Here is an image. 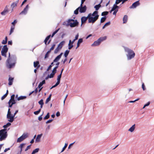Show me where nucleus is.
I'll list each match as a JSON object with an SVG mask.
<instances>
[{
    "label": "nucleus",
    "instance_id": "6",
    "mask_svg": "<svg viewBox=\"0 0 154 154\" xmlns=\"http://www.w3.org/2000/svg\"><path fill=\"white\" fill-rule=\"evenodd\" d=\"M6 131V129L0 130V140L1 141L5 139L7 136V132Z\"/></svg>",
    "mask_w": 154,
    "mask_h": 154
},
{
    "label": "nucleus",
    "instance_id": "8",
    "mask_svg": "<svg viewBox=\"0 0 154 154\" xmlns=\"http://www.w3.org/2000/svg\"><path fill=\"white\" fill-rule=\"evenodd\" d=\"M15 96L14 94H13L11 96V99L8 102L9 107H11L13 104L16 103V102L14 100Z\"/></svg>",
    "mask_w": 154,
    "mask_h": 154
},
{
    "label": "nucleus",
    "instance_id": "47",
    "mask_svg": "<svg viewBox=\"0 0 154 154\" xmlns=\"http://www.w3.org/2000/svg\"><path fill=\"white\" fill-rule=\"evenodd\" d=\"M67 145H68V144L67 143H65V145H64V147L62 149V150L61 151V152H63L65 150L66 148L67 147Z\"/></svg>",
    "mask_w": 154,
    "mask_h": 154
},
{
    "label": "nucleus",
    "instance_id": "61",
    "mask_svg": "<svg viewBox=\"0 0 154 154\" xmlns=\"http://www.w3.org/2000/svg\"><path fill=\"white\" fill-rule=\"evenodd\" d=\"M110 22H109L107 23H106L105 24V26H108V25H110Z\"/></svg>",
    "mask_w": 154,
    "mask_h": 154
},
{
    "label": "nucleus",
    "instance_id": "34",
    "mask_svg": "<svg viewBox=\"0 0 154 154\" xmlns=\"http://www.w3.org/2000/svg\"><path fill=\"white\" fill-rule=\"evenodd\" d=\"M61 49L60 48H59L58 46H57V47L55 49L54 51V53L55 54L57 53Z\"/></svg>",
    "mask_w": 154,
    "mask_h": 154
},
{
    "label": "nucleus",
    "instance_id": "28",
    "mask_svg": "<svg viewBox=\"0 0 154 154\" xmlns=\"http://www.w3.org/2000/svg\"><path fill=\"white\" fill-rule=\"evenodd\" d=\"M51 36V35H49L48 36L45 38V40H44V42L45 43V44L46 45H47V43L48 41V40L49 39V38Z\"/></svg>",
    "mask_w": 154,
    "mask_h": 154
},
{
    "label": "nucleus",
    "instance_id": "59",
    "mask_svg": "<svg viewBox=\"0 0 154 154\" xmlns=\"http://www.w3.org/2000/svg\"><path fill=\"white\" fill-rule=\"evenodd\" d=\"M67 61V57H65V58L64 60H62V61L63 62V64H64L65 62Z\"/></svg>",
    "mask_w": 154,
    "mask_h": 154
},
{
    "label": "nucleus",
    "instance_id": "37",
    "mask_svg": "<svg viewBox=\"0 0 154 154\" xmlns=\"http://www.w3.org/2000/svg\"><path fill=\"white\" fill-rule=\"evenodd\" d=\"M118 7V6L117 5H114L110 11V13H111L112 11L115 10Z\"/></svg>",
    "mask_w": 154,
    "mask_h": 154
},
{
    "label": "nucleus",
    "instance_id": "12",
    "mask_svg": "<svg viewBox=\"0 0 154 154\" xmlns=\"http://www.w3.org/2000/svg\"><path fill=\"white\" fill-rule=\"evenodd\" d=\"M19 0H17L15 2H14L12 3L11 5V7L12 8V9L11 10V12L13 11L14 8L17 6V5L18 3Z\"/></svg>",
    "mask_w": 154,
    "mask_h": 154
},
{
    "label": "nucleus",
    "instance_id": "62",
    "mask_svg": "<svg viewBox=\"0 0 154 154\" xmlns=\"http://www.w3.org/2000/svg\"><path fill=\"white\" fill-rule=\"evenodd\" d=\"M60 115V113L59 112H57L56 114V115L57 117L59 116Z\"/></svg>",
    "mask_w": 154,
    "mask_h": 154
},
{
    "label": "nucleus",
    "instance_id": "56",
    "mask_svg": "<svg viewBox=\"0 0 154 154\" xmlns=\"http://www.w3.org/2000/svg\"><path fill=\"white\" fill-rule=\"evenodd\" d=\"M42 114L38 118V120L39 121H41L42 120Z\"/></svg>",
    "mask_w": 154,
    "mask_h": 154
},
{
    "label": "nucleus",
    "instance_id": "46",
    "mask_svg": "<svg viewBox=\"0 0 154 154\" xmlns=\"http://www.w3.org/2000/svg\"><path fill=\"white\" fill-rule=\"evenodd\" d=\"M108 11H104L101 14V15L102 16H104L105 15H106L108 14Z\"/></svg>",
    "mask_w": 154,
    "mask_h": 154
},
{
    "label": "nucleus",
    "instance_id": "33",
    "mask_svg": "<svg viewBox=\"0 0 154 154\" xmlns=\"http://www.w3.org/2000/svg\"><path fill=\"white\" fill-rule=\"evenodd\" d=\"M26 97L25 96H21L20 97H18L17 98V100H22L26 99Z\"/></svg>",
    "mask_w": 154,
    "mask_h": 154
},
{
    "label": "nucleus",
    "instance_id": "7",
    "mask_svg": "<svg viewBox=\"0 0 154 154\" xmlns=\"http://www.w3.org/2000/svg\"><path fill=\"white\" fill-rule=\"evenodd\" d=\"M7 117L8 119V121L10 122H12L14 121V116L11 114L10 108L8 109Z\"/></svg>",
    "mask_w": 154,
    "mask_h": 154
},
{
    "label": "nucleus",
    "instance_id": "31",
    "mask_svg": "<svg viewBox=\"0 0 154 154\" xmlns=\"http://www.w3.org/2000/svg\"><path fill=\"white\" fill-rule=\"evenodd\" d=\"M14 28H15V25H13L11 26V29L10 30V32L9 34V35H10L11 34V33L13 32L14 29Z\"/></svg>",
    "mask_w": 154,
    "mask_h": 154
},
{
    "label": "nucleus",
    "instance_id": "20",
    "mask_svg": "<svg viewBox=\"0 0 154 154\" xmlns=\"http://www.w3.org/2000/svg\"><path fill=\"white\" fill-rule=\"evenodd\" d=\"M14 78L11 77H9L8 79V85H12L13 82V81Z\"/></svg>",
    "mask_w": 154,
    "mask_h": 154
},
{
    "label": "nucleus",
    "instance_id": "35",
    "mask_svg": "<svg viewBox=\"0 0 154 154\" xmlns=\"http://www.w3.org/2000/svg\"><path fill=\"white\" fill-rule=\"evenodd\" d=\"M8 40V38L7 36H6L5 38V40H3L2 42V44H5L7 43Z\"/></svg>",
    "mask_w": 154,
    "mask_h": 154
},
{
    "label": "nucleus",
    "instance_id": "38",
    "mask_svg": "<svg viewBox=\"0 0 154 154\" xmlns=\"http://www.w3.org/2000/svg\"><path fill=\"white\" fill-rule=\"evenodd\" d=\"M69 52V51L66 50L65 51L64 54V56L65 57H67Z\"/></svg>",
    "mask_w": 154,
    "mask_h": 154
},
{
    "label": "nucleus",
    "instance_id": "4",
    "mask_svg": "<svg viewBox=\"0 0 154 154\" xmlns=\"http://www.w3.org/2000/svg\"><path fill=\"white\" fill-rule=\"evenodd\" d=\"M68 23L71 27H75L77 26L79 24V22L77 20L69 19L68 21Z\"/></svg>",
    "mask_w": 154,
    "mask_h": 154
},
{
    "label": "nucleus",
    "instance_id": "32",
    "mask_svg": "<svg viewBox=\"0 0 154 154\" xmlns=\"http://www.w3.org/2000/svg\"><path fill=\"white\" fill-rule=\"evenodd\" d=\"M73 44H71V40H69V44L68 45H69V47L68 49H71L73 47V45H72Z\"/></svg>",
    "mask_w": 154,
    "mask_h": 154
},
{
    "label": "nucleus",
    "instance_id": "1",
    "mask_svg": "<svg viewBox=\"0 0 154 154\" xmlns=\"http://www.w3.org/2000/svg\"><path fill=\"white\" fill-rule=\"evenodd\" d=\"M98 12L95 11L92 14L90 13L88 15V23H94L98 19L99 17Z\"/></svg>",
    "mask_w": 154,
    "mask_h": 154
},
{
    "label": "nucleus",
    "instance_id": "36",
    "mask_svg": "<svg viewBox=\"0 0 154 154\" xmlns=\"http://www.w3.org/2000/svg\"><path fill=\"white\" fill-rule=\"evenodd\" d=\"M51 94H50L49 97L47 98L45 101V103L47 104L48 103L49 101H50L51 100Z\"/></svg>",
    "mask_w": 154,
    "mask_h": 154
},
{
    "label": "nucleus",
    "instance_id": "44",
    "mask_svg": "<svg viewBox=\"0 0 154 154\" xmlns=\"http://www.w3.org/2000/svg\"><path fill=\"white\" fill-rule=\"evenodd\" d=\"M57 66H55L53 69L52 72L55 74L57 72Z\"/></svg>",
    "mask_w": 154,
    "mask_h": 154
},
{
    "label": "nucleus",
    "instance_id": "11",
    "mask_svg": "<svg viewBox=\"0 0 154 154\" xmlns=\"http://www.w3.org/2000/svg\"><path fill=\"white\" fill-rule=\"evenodd\" d=\"M8 6L6 5L5 7L4 11L1 12V14L2 15H5L9 11L8 8Z\"/></svg>",
    "mask_w": 154,
    "mask_h": 154
},
{
    "label": "nucleus",
    "instance_id": "24",
    "mask_svg": "<svg viewBox=\"0 0 154 154\" xmlns=\"http://www.w3.org/2000/svg\"><path fill=\"white\" fill-rule=\"evenodd\" d=\"M128 17L127 15H125L123 18V23H126L127 21Z\"/></svg>",
    "mask_w": 154,
    "mask_h": 154
},
{
    "label": "nucleus",
    "instance_id": "45",
    "mask_svg": "<svg viewBox=\"0 0 154 154\" xmlns=\"http://www.w3.org/2000/svg\"><path fill=\"white\" fill-rule=\"evenodd\" d=\"M106 19V17H102L101 18L100 20V22L101 23H102L105 21Z\"/></svg>",
    "mask_w": 154,
    "mask_h": 154
},
{
    "label": "nucleus",
    "instance_id": "9",
    "mask_svg": "<svg viewBox=\"0 0 154 154\" xmlns=\"http://www.w3.org/2000/svg\"><path fill=\"white\" fill-rule=\"evenodd\" d=\"M8 48H7V45H4L1 52L2 55L4 56L5 57H6V53L8 51Z\"/></svg>",
    "mask_w": 154,
    "mask_h": 154
},
{
    "label": "nucleus",
    "instance_id": "13",
    "mask_svg": "<svg viewBox=\"0 0 154 154\" xmlns=\"http://www.w3.org/2000/svg\"><path fill=\"white\" fill-rule=\"evenodd\" d=\"M140 3L139 2V1H138L134 3H133L132 5L130 7V8H135L137 6L140 5Z\"/></svg>",
    "mask_w": 154,
    "mask_h": 154
},
{
    "label": "nucleus",
    "instance_id": "48",
    "mask_svg": "<svg viewBox=\"0 0 154 154\" xmlns=\"http://www.w3.org/2000/svg\"><path fill=\"white\" fill-rule=\"evenodd\" d=\"M41 109H39L38 111L34 112V113L35 115H37L40 113V112L41 111Z\"/></svg>",
    "mask_w": 154,
    "mask_h": 154
},
{
    "label": "nucleus",
    "instance_id": "53",
    "mask_svg": "<svg viewBox=\"0 0 154 154\" xmlns=\"http://www.w3.org/2000/svg\"><path fill=\"white\" fill-rule=\"evenodd\" d=\"M31 145H29L28 146H27V147H26V149H25V151H27L29 149L31 148Z\"/></svg>",
    "mask_w": 154,
    "mask_h": 154
},
{
    "label": "nucleus",
    "instance_id": "18",
    "mask_svg": "<svg viewBox=\"0 0 154 154\" xmlns=\"http://www.w3.org/2000/svg\"><path fill=\"white\" fill-rule=\"evenodd\" d=\"M63 54V53H61L60 54L57 56L54 60V62H56L58 61L61 58Z\"/></svg>",
    "mask_w": 154,
    "mask_h": 154
},
{
    "label": "nucleus",
    "instance_id": "30",
    "mask_svg": "<svg viewBox=\"0 0 154 154\" xmlns=\"http://www.w3.org/2000/svg\"><path fill=\"white\" fill-rule=\"evenodd\" d=\"M25 143H22L20 144V146H19V147L20 149V153L22 151V149L23 147V146L25 145Z\"/></svg>",
    "mask_w": 154,
    "mask_h": 154
},
{
    "label": "nucleus",
    "instance_id": "42",
    "mask_svg": "<svg viewBox=\"0 0 154 154\" xmlns=\"http://www.w3.org/2000/svg\"><path fill=\"white\" fill-rule=\"evenodd\" d=\"M39 150V148H36L32 152V154L33 153L34 154H35V153L38 152Z\"/></svg>",
    "mask_w": 154,
    "mask_h": 154
},
{
    "label": "nucleus",
    "instance_id": "39",
    "mask_svg": "<svg viewBox=\"0 0 154 154\" xmlns=\"http://www.w3.org/2000/svg\"><path fill=\"white\" fill-rule=\"evenodd\" d=\"M63 69H64L63 68L62 69L61 71L60 74L59 75H58V76L57 78L58 79L60 80V79L61 78V76H62V73L63 70Z\"/></svg>",
    "mask_w": 154,
    "mask_h": 154
},
{
    "label": "nucleus",
    "instance_id": "40",
    "mask_svg": "<svg viewBox=\"0 0 154 154\" xmlns=\"http://www.w3.org/2000/svg\"><path fill=\"white\" fill-rule=\"evenodd\" d=\"M50 53V51H48L45 54V59H46L48 58L49 56V54Z\"/></svg>",
    "mask_w": 154,
    "mask_h": 154
},
{
    "label": "nucleus",
    "instance_id": "15",
    "mask_svg": "<svg viewBox=\"0 0 154 154\" xmlns=\"http://www.w3.org/2000/svg\"><path fill=\"white\" fill-rule=\"evenodd\" d=\"M79 7V12L80 13H84L86 11L87 9V8L85 5L84 6V7H82V6H80Z\"/></svg>",
    "mask_w": 154,
    "mask_h": 154
},
{
    "label": "nucleus",
    "instance_id": "55",
    "mask_svg": "<svg viewBox=\"0 0 154 154\" xmlns=\"http://www.w3.org/2000/svg\"><path fill=\"white\" fill-rule=\"evenodd\" d=\"M142 88L143 91L146 90V88H145V86L144 84V83H143L142 84Z\"/></svg>",
    "mask_w": 154,
    "mask_h": 154
},
{
    "label": "nucleus",
    "instance_id": "16",
    "mask_svg": "<svg viewBox=\"0 0 154 154\" xmlns=\"http://www.w3.org/2000/svg\"><path fill=\"white\" fill-rule=\"evenodd\" d=\"M88 19V16L87 17H85L84 16L82 17L81 18V25L85 23Z\"/></svg>",
    "mask_w": 154,
    "mask_h": 154
},
{
    "label": "nucleus",
    "instance_id": "60",
    "mask_svg": "<svg viewBox=\"0 0 154 154\" xmlns=\"http://www.w3.org/2000/svg\"><path fill=\"white\" fill-rule=\"evenodd\" d=\"M34 92L35 93V94H36L38 92V88H36L35 90L34 91Z\"/></svg>",
    "mask_w": 154,
    "mask_h": 154
},
{
    "label": "nucleus",
    "instance_id": "49",
    "mask_svg": "<svg viewBox=\"0 0 154 154\" xmlns=\"http://www.w3.org/2000/svg\"><path fill=\"white\" fill-rule=\"evenodd\" d=\"M55 46V44H53L52 45V46L51 47V48H50V50H49V51H50V52H51V51H52V50H54V49Z\"/></svg>",
    "mask_w": 154,
    "mask_h": 154
},
{
    "label": "nucleus",
    "instance_id": "50",
    "mask_svg": "<svg viewBox=\"0 0 154 154\" xmlns=\"http://www.w3.org/2000/svg\"><path fill=\"white\" fill-rule=\"evenodd\" d=\"M38 103L40 105H43V100L42 99Z\"/></svg>",
    "mask_w": 154,
    "mask_h": 154
},
{
    "label": "nucleus",
    "instance_id": "41",
    "mask_svg": "<svg viewBox=\"0 0 154 154\" xmlns=\"http://www.w3.org/2000/svg\"><path fill=\"white\" fill-rule=\"evenodd\" d=\"M50 117L49 113H48L47 115L44 118V120H46L48 119Z\"/></svg>",
    "mask_w": 154,
    "mask_h": 154
},
{
    "label": "nucleus",
    "instance_id": "21",
    "mask_svg": "<svg viewBox=\"0 0 154 154\" xmlns=\"http://www.w3.org/2000/svg\"><path fill=\"white\" fill-rule=\"evenodd\" d=\"M60 80L59 79H58L57 78V83H56V84L54 85L53 86H52L50 88V89H51L52 88H54V87H55L57 86L60 83Z\"/></svg>",
    "mask_w": 154,
    "mask_h": 154
},
{
    "label": "nucleus",
    "instance_id": "57",
    "mask_svg": "<svg viewBox=\"0 0 154 154\" xmlns=\"http://www.w3.org/2000/svg\"><path fill=\"white\" fill-rule=\"evenodd\" d=\"M53 121V119H50V120H48L46 122V123L48 124V123H51V122Z\"/></svg>",
    "mask_w": 154,
    "mask_h": 154
},
{
    "label": "nucleus",
    "instance_id": "63",
    "mask_svg": "<svg viewBox=\"0 0 154 154\" xmlns=\"http://www.w3.org/2000/svg\"><path fill=\"white\" fill-rule=\"evenodd\" d=\"M17 22V21L16 20H14V22L12 23V24L13 25H14V24L16 23Z\"/></svg>",
    "mask_w": 154,
    "mask_h": 154
},
{
    "label": "nucleus",
    "instance_id": "64",
    "mask_svg": "<svg viewBox=\"0 0 154 154\" xmlns=\"http://www.w3.org/2000/svg\"><path fill=\"white\" fill-rule=\"evenodd\" d=\"M10 149V148H6L4 150V152H6L8 150H9Z\"/></svg>",
    "mask_w": 154,
    "mask_h": 154
},
{
    "label": "nucleus",
    "instance_id": "5",
    "mask_svg": "<svg viewBox=\"0 0 154 154\" xmlns=\"http://www.w3.org/2000/svg\"><path fill=\"white\" fill-rule=\"evenodd\" d=\"M106 36L101 37L100 38L97 40L95 41L94 43L92 44V46H97L99 45L101 42L105 40L106 39Z\"/></svg>",
    "mask_w": 154,
    "mask_h": 154
},
{
    "label": "nucleus",
    "instance_id": "2",
    "mask_svg": "<svg viewBox=\"0 0 154 154\" xmlns=\"http://www.w3.org/2000/svg\"><path fill=\"white\" fill-rule=\"evenodd\" d=\"M16 60L12 59L10 57V53H9V56L6 61V66L8 69L11 68L14 66L16 63Z\"/></svg>",
    "mask_w": 154,
    "mask_h": 154
},
{
    "label": "nucleus",
    "instance_id": "10",
    "mask_svg": "<svg viewBox=\"0 0 154 154\" xmlns=\"http://www.w3.org/2000/svg\"><path fill=\"white\" fill-rule=\"evenodd\" d=\"M28 137L27 134L24 133L19 138H18L17 140V142L20 143Z\"/></svg>",
    "mask_w": 154,
    "mask_h": 154
},
{
    "label": "nucleus",
    "instance_id": "19",
    "mask_svg": "<svg viewBox=\"0 0 154 154\" xmlns=\"http://www.w3.org/2000/svg\"><path fill=\"white\" fill-rule=\"evenodd\" d=\"M42 134H38L37 135V137L36 138V139L35 140V142H39L40 141V139L41 138V137L42 136Z\"/></svg>",
    "mask_w": 154,
    "mask_h": 154
},
{
    "label": "nucleus",
    "instance_id": "52",
    "mask_svg": "<svg viewBox=\"0 0 154 154\" xmlns=\"http://www.w3.org/2000/svg\"><path fill=\"white\" fill-rule=\"evenodd\" d=\"M122 0H116L115 4L116 5H117L122 2Z\"/></svg>",
    "mask_w": 154,
    "mask_h": 154
},
{
    "label": "nucleus",
    "instance_id": "51",
    "mask_svg": "<svg viewBox=\"0 0 154 154\" xmlns=\"http://www.w3.org/2000/svg\"><path fill=\"white\" fill-rule=\"evenodd\" d=\"M55 74L54 73L52 72L50 74V75H48L49 77V78H52L54 77V75Z\"/></svg>",
    "mask_w": 154,
    "mask_h": 154
},
{
    "label": "nucleus",
    "instance_id": "27",
    "mask_svg": "<svg viewBox=\"0 0 154 154\" xmlns=\"http://www.w3.org/2000/svg\"><path fill=\"white\" fill-rule=\"evenodd\" d=\"M135 128V124H134L128 130V131L131 132H133Z\"/></svg>",
    "mask_w": 154,
    "mask_h": 154
},
{
    "label": "nucleus",
    "instance_id": "54",
    "mask_svg": "<svg viewBox=\"0 0 154 154\" xmlns=\"http://www.w3.org/2000/svg\"><path fill=\"white\" fill-rule=\"evenodd\" d=\"M150 103L149 102H148L146 104H145L143 106V109L146 106H148Z\"/></svg>",
    "mask_w": 154,
    "mask_h": 154
},
{
    "label": "nucleus",
    "instance_id": "3",
    "mask_svg": "<svg viewBox=\"0 0 154 154\" xmlns=\"http://www.w3.org/2000/svg\"><path fill=\"white\" fill-rule=\"evenodd\" d=\"M124 49L125 51L128 53L127 54V57L128 60H131L134 57L135 54L133 50L125 47H124Z\"/></svg>",
    "mask_w": 154,
    "mask_h": 154
},
{
    "label": "nucleus",
    "instance_id": "25",
    "mask_svg": "<svg viewBox=\"0 0 154 154\" xmlns=\"http://www.w3.org/2000/svg\"><path fill=\"white\" fill-rule=\"evenodd\" d=\"M65 43V42L64 41H62L61 42H60L59 44L58 45V46L61 49L62 48V47L64 45Z\"/></svg>",
    "mask_w": 154,
    "mask_h": 154
},
{
    "label": "nucleus",
    "instance_id": "58",
    "mask_svg": "<svg viewBox=\"0 0 154 154\" xmlns=\"http://www.w3.org/2000/svg\"><path fill=\"white\" fill-rule=\"evenodd\" d=\"M8 44L12 45V41H9L8 42Z\"/></svg>",
    "mask_w": 154,
    "mask_h": 154
},
{
    "label": "nucleus",
    "instance_id": "26",
    "mask_svg": "<svg viewBox=\"0 0 154 154\" xmlns=\"http://www.w3.org/2000/svg\"><path fill=\"white\" fill-rule=\"evenodd\" d=\"M45 83V80H43L42 82H41L39 84L38 88H40L42 86L43 84H44Z\"/></svg>",
    "mask_w": 154,
    "mask_h": 154
},
{
    "label": "nucleus",
    "instance_id": "17",
    "mask_svg": "<svg viewBox=\"0 0 154 154\" xmlns=\"http://www.w3.org/2000/svg\"><path fill=\"white\" fill-rule=\"evenodd\" d=\"M34 66L35 68H36V69H38L40 66L39 63L38 61L34 62L33 63Z\"/></svg>",
    "mask_w": 154,
    "mask_h": 154
},
{
    "label": "nucleus",
    "instance_id": "29",
    "mask_svg": "<svg viewBox=\"0 0 154 154\" xmlns=\"http://www.w3.org/2000/svg\"><path fill=\"white\" fill-rule=\"evenodd\" d=\"M8 93V90H7L6 94L3 95L1 97V100H3L5 97L7 96Z\"/></svg>",
    "mask_w": 154,
    "mask_h": 154
},
{
    "label": "nucleus",
    "instance_id": "14",
    "mask_svg": "<svg viewBox=\"0 0 154 154\" xmlns=\"http://www.w3.org/2000/svg\"><path fill=\"white\" fill-rule=\"evenodd\" d=\"M29 8V5H27L23 10L20 12V14H26L27 13Z\"/></svg>",
    "mask_w": 154,
    "mask_h": 154
},
{
    "label": "nucleus",
    "instance_id": "23",
    "mask_svg": "<svg viewBox=\"0 0 154 154\" xmlns=\"http://www.w3.org/2000/svg\"><path fill=\"white\" fill-rule=\"evenodd\" d=\"M101 2H101L99 4L97 5H96L94 6V8L97 11L98 10L99 8L101 7V5L100 4Z\"/></svg>",
    "mask_w": 154,
    "mask_h": 154
},
{
    "label": "nucleus",
    "instance_id": "43",
    "mask_svg": "<svg viewBox=\"0 0 154 154\" xmlns=\"http://www.w3.org/2000/svg\"><path fill=\"white\" fill-rule=\"evenodd\" d=\"M80 7H78L74 11V14H78L79 13V9Z\"/></svg>",
    "mask_w": 154,
    "mask_h": 154
},
{
    "label": "nucleus",
    "instance_id": "22",
    "mask_svg": "<svg viewBox=\"0 0 154 154\" xmlns=\"http://www.w3.org/2000/svg\"><path fill=\"white\" fill-rule=\"evenodd\" d=\"M82 42L83 39L82 38H81L79 39L77 42V46L76 48V49L79 47L80 44L82 43Z\"/></svg>",
    "mask_w": 154,
    "mask_h": 154
}]
</instances>
